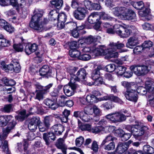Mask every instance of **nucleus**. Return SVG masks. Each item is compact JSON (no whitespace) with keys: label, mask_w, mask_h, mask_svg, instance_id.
Wrapping results in <instances>:
<instances>
[{"label":"nucleus","mask_w":154,"mask_h":154,"mask_svg":"<svg viewBox=\"0 0 154 154\" xmlns=\"http://www.w3.org/2000/svg\"><path fill=\"white\" fill-rule=\"evenodd\" d=\"M44 12L43 10L35 9L34 11V15L29 23L30 27L36 30H41L43 28V25L47 23L48 20L46 18L42 19Z\"/></svg>","instance_id":"nucleus-1"},{"label":"nucleus","mask_w":154,"mask_h":154,"mask_svg":"<svg viewBox=\"0 0 154 154\" xmlns=\"http://www.w3.org/2000/svg\"><path fill=\"white\" fill-rule=\"evenodd\" d=\"M28 143L26 141H25L22 144L21 143H17V151L18 152L20 153L25 154V153H27V149L28 147Z\"/></svg>","instance_id":"nucleus-23"},{"label":"nucleus","mask_w":154,"mask_h":154,"mask_svg":"<svg viewBox=\"0 0 154 154\" xmlns=\"http://www.w3.org/2000/svg\"><path fill=\"white\" fill-rule=\"evenodd\" d=\"M115 144L114 142H110L108 144L105 145L104 149L108 151L113 150L114 149Z\"/></svg>","instance_id":"nucleus-51"},{"label":"nucleus","mask_w":154,"mask_h":154,"mask_svg":"<svg viewBox=\"0 0 154 154\" xmlns=\"http://www.w3.org/2000/svg\"><path fill=\"white\" fill-rule=\"evenodd\" d=\"M125 11L123 15L121 16V20H132L135 21L136 20V16L135 13L132 10H129L125 8Z\"/></svg>","instance_id":"nucleus-10"},{"label":"nucleus","mask_w":154,"mask_h":154,"mask_svg":"<svg viewBox=\"0 0 154 154\" xmlns=\"http://www.w3.org/2000/svg\"><path fill=\"white\" fill-rule=\"evenodd\" d=\"M143 29L145 30H153L154 29V24H150L149 23H145L142 25Z\"/></svg>","instance_id":"nucleus-47"},{"label":"nucleus","mask_w":154,"mask_h":154,"mask_svg":"<svg viewBox=\"0 0 154 154\" xmlns=\"http://www.w3.org/2000/svg\"><path fill=\"white\" fill-rule=\"evenodd\" d=\"M145 87L148 91V92L152 93L154 91L153 87L154 86V83L151 81H147L145 83Z\"/></svg>","instance_id":"nucleus-33"},{"label":"nucleus","mask_w":154,"mask_h":154,"mask_svg":"<svg viewBox=\"0 0 154 154\" xmlns=\"http://www.w3.org/2000/svg\"><path fill=\"white\" fill-rule=\"evenodd\" d=\"M51 6L57 9L60 8L63 5V0H51L50 1Z\"/></svg>","instance_id":"nucleus-32"},{"label":"nucleus","mask_w":154,"mask_h":154,"mask_svg":"<svg viewBox=\"0 0 154 154\" xmlns=\"http://www.w3.org/2000/svg\"><path fill=\"white\" fill-rule=\"evenodd\" d=\"M122 85L127 88L125 94L127 99L134 102H136L138 99L137 94L136 91V85L133 83L123 81L121 82Z\"/></svg>","instance_id":"nucleus-2"},{"label":"nucleus","mask_w":154,"mask_h":154,"mask_svg":"<svg viewBox=\"0 0 154 154\" xmlns=\"http://www.w3.org/2000/svg\"><path fill=\"white\" fill-rule=\"evenodd\" d=\"M116 66L114 64H110L106 66L105 67L106 71L109 72H112L116 70Z\"/></svg>","instance_id":"nucleus-52"},{"label":"nucleus","mask_w":154,"mask_h":154,"mask_svg":"<svg viewBox=\"0 0 154 154\" xmlns=\"http://www.w3.org/2000/svg\"><path fill=\"white\" fill-rule=\"evenodd\" d=\"M99 15L100 19L101 18L106 20H113L114 21L116 20L115 19L110 17L103 12H99Z\"/></svg>","instance_id":"nucleus-40"},{"label":"nucleus","mask_w":154,"mask_h":154,"mask_svg":"<svg viewBox=\"0 0 154 154\" xmlns=\"http://www.w3.org/2000/svg\"><path fill=\"white\" fill-rule=\"evenodd\" d=\"M83 112L85 113L92 116L94 113L93 107H92L91 106H86L84 108Z\"/></svg>","instance_id":"nucleus-49"},{"label":"nucleus","mask_w":154,"mask_h":154,"mask_svg":"<svg viewBox=\"0 0 154 154\" xmlns=\"http://www.w3.org/2000/svg\"><path fill=\"white\" fill-rule=\"evenodd\" d=\"M136 91L137 93H138L141 95H144L147 93V92H148V91L145 87L142 86H140L137 88L136 87Z\"/></svg>","instance_id":"nucleus-44"},{"label":"nucleus","mask_w":154,"mask_h":154,"mask_svg":"<svg viewBox=\"0 0 154 154\" xmlns=\"http://www.w3.org/2000/svg\"><path fill=\"white\" fill-rule=\"evenodd\" d=\"M43 112V110L41 105L38 103H36L35 105L30 108L29 111V114H26L25 110H23L20 111L18 115L15 116V118L16 120L21 122L23 121L29 114L34 113L40 114Z\"/></svg>","instance_id":"nucleus-4"},{"label":"nucleus","mask_w":154,"mask_h":154,"mask_svg":"<svg viewBox=\"0 0 154 154\" xmlns=\"http://www.w3.org/2000/svg\"><path fill=\"white\" fill-rule=\"evenodd\" d=\"M116 140V138L110 134L106 136L105 138L103 140L101 145H103L107 143L114 142V140Z\"/></svg>","instance_id":"nucleus-39"},{"label":"nucleus","mask_w":154,"mask_h":154,"mask_svg":"<svg viewBox=\"0 0 154 154\" xmlns=\"http://www.w3.org/2000/svg\"><path fill=\"white\" fill-rule=\"evenodd\" d=\"M100 72L97 70H94L93 71L91 74V77L94 80L101 77Z\"/></svg>","instance_id":"nucleus-53"},{"label":"nucleus","mask_w":154,"mask_h":154,"mask_svg":"<svg viewBox=\"0 0 154 154\" xmlns=\"http://www.w3.org/2000/svg\"><path fill=\"white\" fill-rule=\"evenodd\" d=\"M91 58V55L89 54L81 53L79 57V59L84 61L89 60Z\"/></svg>","instance_id":"nucleus-48"},{"label":"nucleus","mask_w":154,"mask_h":154,"mask_svg":"<svg viewBox=\"0 0 154 154\" xmlns=\"http://www.w3.org/2000/svg\"><path fill=\"white\" fill-rule=\"evenodd\" d=\"M100 38V36L90 35L85 39L84 41L87 44H91V46L94 48L99 43L97 40Z\"/></svg>","instance_id":"nucleus-14"},{"label":"nucleus","mask_w":154,"mask_h":154,"mask_svg":"<svg viewBox=\"0 0 154 154\" xmlns=\"http://www.w3.org/2000/svg\"><path fill=\"white\" fill-rule=\"evenodd\" d=\"M38 126V125L29 122L28 125V128L30 131L32 132H33L35 131L37 129Z\"/></svg>","instance_id":"nucleus-62"},{"label":"nucleus","mask_w":154,"mask_h":154,"mask_svg":"<svg viewBox=\"0 0 154 154\" xmlns=\"http://www.w3.org/2000/svg\"><path fill=\"white\" fill-rule=\"evenodd\" d=\"M83 3L80 2H77L75 0H72V1L71 7L74 8H82L83 5Z\"/></svg>","instance_id":"nucleus-50"},{"label":"nucleus","mask_w":154,"mask_h":154,"mask_svg":"<svg viewBox=\"0 0 154 154\" xmlns=\"http://www.w3.org/2000/svg\"><path fill=\"white\" fill-rule=\"evenodd\" d=\"M69 55L71 57H77L79 59L81 52L75 49H70L69 51Z\"/></svg>","instance_id":"nucleus-38"},{"label":"nucleus","mask_w":154,"mask_h":154,"mask_svg":"<svg viewBox=\"0 0 154 154\" xmlns=\"http://www.w3.org/2000/svg\"><path fill=\"white\" fill-rule=\"evenodd\" d=\"M84 138L82 136H80L77 138L75 140V144L76 146L80 147L83 143Z\"/></svg>","instance_id":"nucleus-56"},{"label":"nucleus","mask_w":154,"mask_h":154,"mask_svg":"<svg viewBox=\"0 0 154 154\" xmlns=\"http://www.w3.org/2000/svg\"><path fill=\"white\" fill-rule=\"evenodd\" d=\"M131 71L138 76L143 75L149 71L148 66L146 65L132 66L130 68Z\"/></svg>","instance_id":"nucleus-8"},{"label":"nucleus","mask_w":154,"mask_h":154,"mask_svg":"<svg viewBox=\"0 0 154 154\" xmlns=\"http://www.w3.org/2000/svg\"><path fill=\"white\" fill-rule=\"evenodd\" d=\"M153 45L152 42L150 41H145L142 44V46L144 50L147 51L150 50L151 48L152 47Z\"/></svg>","instance_id":"nucleus-41"},{"label":"nucleus","mask_w":154,"mask_h":154,"mask_svg":"<svg viewBox=\"0 0 154 154\" xmlns=\"http://www.w3.org/2000/svg\"><path fill=\"white\" fill-rule=\"evenodd\" d=\"M11 42L5 38L0 37V49L2 47H8L10 45Z\"/></svg>","instance_id":"nucleus-35"},{"label":"nucleus","mask_w":154,"mask_h":154,"mask_svg":"<svg viewBox=\"0 0 154 154\" xmlns=\"http://www.w3.org/2000/svg\"><path fill=\"white\" fill-rule=\"evenodd\" d=\"M11 5L15 7L17 10H18L20 8L24 7L26 6H29L30 4L26 3L25 0H11Z\"/></svg>","instance_id":"nucleus-16"},{"label":"nucleus","mask_w":154,"mask_h":154,"mask_svg":"<svg viewBox=\"0 0 154 154\" xmlns=\"http://www.w3.org/2000/svg\"><path fill=\"white\" fill-rule=\"evenodd\" d=\"M94 47H85L82 50L81 53H86L90 54L91 55L94 54L93 51L92 50L93 49H94Z\"/></svg>","instance_id":"nucleus-46"},{"label":"nucleus","mask_w":154,"mask_h":154,"mask_svg":"<svg viewBox=\"0 0 154 154\" xmlns=\"http://www.w3.org/2000/svg\"><path fill=\"white\" fill-rule=\"evenodd\" d=\"M80 121L78 120V123L79 126L82 131H86L91 132V125L88 124L82 125L80 123Z\"/></svg>","instance_id":"nucleus-34"},{"label":"nucleus","mask_w":154,"mask_h":154,"mask_svg":"<svg viewBox=\"0 0 154 154\" xmlns=\"http://www.w3.org/2000/svg\"><path fill=\"white\" fill-rule=\"evenodd\" d=\"M56 72L55 69H50L49 66L47 65L43 66L39 70L40 75L47 78L53 76Z\"/></svg>","instance_id":"nucleus-11"},{"label":"nucleus","mask_w":154,"mask_h":154,"mask_svg":"<svg viewBox=\"0 0 154 154\" xmlns=\"http://www.w3.org/2000/svg\"><path fill=\"white\" fill-rule=\"evenodd\" d=\"M100 100H110L114 103H117L120 104H122L123 102L119 97L113 94L107 95L104 96L100 99Z\"/></svg>","instance_id":"nucleus-18"},{"label":"nucleus","mask_w":154,"mask_h":154,"mask_svg":"<svg viewBox=\"0 0 154 154\" xmlns=\"http://www.w3.org/2000/svg\"><path fill=\"white\" fill-rule=\"evenodd\" d=\"M67 16L64 13H61L59 14L57 20L65 22Z\"/></svg>","instance_id":"nucleus-59"},{"label":"nucleus","mask_w":154,"mask_h":154,"mask_svg":"<svg viewBox=\"0 0 154 154\" xmlns=\"http://www.w3.org/2000/svg\"><path fill=\"white\" fill-rule=\"evenodd\" d=\"M13 118L10 115L1 116H0V127H4L6 126L9 121Z\"/></svg>","instance_id":"nucleus-25"},{"label":"nucleus","mask_w":154,"mask_h":154,"mask_svg":"<svg viewBox=\"0 0 154 154\" xmlns=\"http://www.w3.org/2000/svg\"><path fill=\"white\" fill-rule=\"evenodd\" d=\"M144 50L142 46H138L135 48L133 50V52L134 54H137L142 51Z\"/></svg>","instance_id":"nucleus-64"},{"label":"nucleus","mask_w":154,"mask_h":154,"mask_svg":"<svg viewBox=\"0 0 154 154\" xmlns=\"http://www.w3.org/2000/svg\"><path fill=\"white\" fill-rule=\"evenodd\" d=\"M101 107L103 108L104 110H109L114 107V105H113L111 102H108L102 104Z\"/></svg>","instance_id":"nucleus-45"},{"label":"nucleus","mask_w":154,"mask_h":154,"mask_svg":"<svg viewBox=\"0 0 154 154\" xmlns=\"http://www.w3.org/2000/svg\"><path fill=\"white\" fill-rule=\"evenodd\" d=\"M106 118L112 122H122L126 119V116L119 112L109 114L106 116Z\"/></svg>","instance_id":"nucleus-9"},{"label":"nucleus","mask_w":154,"mask_h":154,"mask_svg":"<svg viewBox=\"0 0 154 154\" xmlns=\"http://www.w3.org/2000/svg\"><path fill=\"white\" fill-rule=\"evenodd\" d=\"M22 42L21 43L17 44H14L13 45L14 49L18 52H21L23 51L24 46L25 45L23 42L24 40L22 38L21 39Z\"/></svg>","instance_id":"nucleus-37"},{"label":"nucleus","mask_w":154,"mask_h":154,"mask_svg":"<svg viewBox=\"0 0 154 154\" xmlns=\"http://www.w3.org/2000/svg\"><path fill=\"white\" fill-rule=\"evenodd\" d=\"M139 44L138 38L137 36L131 37L128 40L126 44L127 47L132 48L133 47Z\"/></svg>","instance_id":"nucleus-20"},{"label":"nucleus","mask_w":154,"mask_h":154,"mask_svg":"<svg viewBox=\"0 0 154 154\" xmlns=\"http://www.w3.org/2000/svg\"><path fill=\"white\" fill-rule=\"evenodd\" d=\"M83 4L87 9L89 10H92L93 3L91 2L88 0H85L84 1Z\"/></svg>","instance_id":"nucleus-57"},{"label":"nucleus","mask_w":154,"mask_h":154,"mask_svg":"<svg viewBox=\"0 0 154 154\" xmlns=\"http://www.w3.org/2000/svg\"><path fill=\"white\" fill-rule=\"evenodd\" d=\"M86 11L84 7L79 8L73 12V15L77 20H82L85 17Z\"/></svg>","instance_id":"nucleus-13"},{"label":"nucleus","mask_w":154,"mask_h":154,"mask_svg":"<svg viewBox=\"0 0 154 154\" xmlns=\"http://www.w3.org/2000/svg\"><path fill=\"white\" fill-rule=\"evenodd\" d=\"M40 119L39 117L34 116L32 118L29 122L38 125L40 123Z\"/></svg>","instance_id":"nucleus-55"},{"label":"nucleus","mask_w":154,"mask_h":154,"mask_svg":"<svg viewBox=\"0 0 154 154\" xmlns=\"http://www.w3.org/2000/svg\"><path fill=\"white\" fill-rule=\"evenodd\" d=\"M44 103L50 108L53 110H55L57 108L58 106L55 100H52L49 99H45Z\"/></svg>","instance_id":"nucleus-26"},{"label":"nucleus","mask_w":154,"mask_h":154,"mask_svg":"<svg viewBox=\"0 0 154 154\" xmlns=\"http://www.w3.org/2000/svg\"><path fill=\"white\" fill-rule=\"evenodd\" d=\"M64 127L60 124H57L54 125L51 128V131L57 135H61L64 131Z\"/></svg>","instance_id":"nucleus-24"},{"label":"nucleus","mask_w":154,"mask_h":154,"mask_svg":"<svg viewBox=\"0 0 154 154\" xmlns=\"http://www.w3.org/2000/svg\"><path fill=\"white\" fill-rule=\"evenodd\" d=\"M149 103L151 106L154 108V93H150L149 95Z\"/></svg>","instance_id":"nucleus-61"},{"label":"nucleus","mask_w":154,"mask_h":154,"mask_svg":"<svg viewBox=\"0 0 154 154\" xmlns=\"http://www.w3.org/2000/svg\"><path fill=\"white\" fill-rule=\"evenodd\" d=\"M125 129L131 132L135 137L138 139L144 134H146L149 128L147 126H143L140 124L136 125H128Z\"/></svg>","instance_id":"nucleus-3"},{"label":"nucleus","mask_w":154,"mask_h":154,"mask_svg":"<svg viewBox=\"0 0 154 154\" xmlns=\"http://www.w3.org/2000/svg\"><path fill=\"white\" fill-rule=\"evenodd\" d=\"M127 145L124 143H119L116 149V152L119 154H123L128 149Z\"/></svg>","instance_id":"nucleus-30"},{"label":"nucleus","mask_w":154,"mask_h":154,"mask_svg":"<svg viewBox=\"0 0 154 154\" xmlns=\"http://www.w3.org/2000/svg\"><path fill=\"white\" fill-rule=\"evenodd\" d=\"M74 116L76 118H79L84 122H89L92 120V116L85 113L83 111H75Z\"/></svg>","instance_id":"nucleus-12"},{"label":"nucleus","mask_w":154,"mask_h":154,"mask_svg":"<svg viewBox=\"0 0 154 154\" xmlns=\"http://www.w3.org/2000/svg\"><path fill=\"white\" fill-rule=\"evenodd\" d=\"M109 51H111L112 53H118L116 52L117 49H120L125 47V45L122 43L120 42L119 41L117 42H110L109 44Z\"/></svg>","instance_id":"nucleus-17"},{"label":"nucleus","mask_w":154,"mask_h":154,"mask_svg":"<svg viewBox=\"0 0 154 154\" xmlns=\"http://www.w3.org/2000/svg\"><path fill=\"white\" fill-rule=\"evenodd\" d=\"M59 14L55 10H51L49 13L48 16L49 19L51 21L57 19Z\"/></svg>","instance_id":"nucleus-36"},{"label":"nucleus","mask_w":154,"mask_h":154,"mask_svg":"<svg viewBox=\"0 0 154 154\" xmlns=\"http://www.w3.org/2000/svg\"><path fill=\"white\" fill-rule=\"evenodd\" d=\"M76 70L75 68H72L68 70L70 75V79H73V82L77 83V81L84 79L86 75V71L84 69H80L77 72L76 75L74 73Z\"/></svg>","instance_id":"nucleus-6"},{"label":"nucleus","mask_w":154,"mask_h":154,"mask_svg":"<svg viewBox=\"0 0 154 154\" xmlns=\"http://www.w3.org/2000/svg\"><path fill=\"white\" fill-rule=\"evenodd\" d=\"M56 145L58 148L61 150L63 153H65L67 148L65 144L63 138L58 139L56 142Z\"/></svg>","instance_id":"nucleus-27"},{"label":"nucleus","mask_w":154,"mask_h":154,"mask_svg":"<svg viewBox=\"0 0 154 154\" xmlns=\"http://www.w3.org/2000/svg\"><path fill=\"white\" fill-rule=\"evenodd\" d=\"M73 79H70L68 85H65L63 90L64 93L68 97H70L74 94L75 91L79 87L77 83L73 82Z\"/></svg>","instance_id":"nucleus-7"},{"label":"nucleus","mask_w":154,"mask_h":154,"mask_svg":"<svg viewBox=\"0 0 154 154\" xmlns=\"http://www.w3.org/2000/svg\"><path fill=\"white\" fill-rule=\"evenodd\" d=\"M37 91L35 99L38 100L40 101L41 100L43 99V93L44 92L41 91H38L36 90Z\"/></svg>","instance_id":"nucleus-63"},{"label":"nucleus","mask_w":154,"mask_h":154,"mask_svg":"<svg viewBox=\"0 0 154 154\" xmlns=\"http://www.w3.org/2000/svg\"><path fill=\"white\" fill-rule=\"evenodd\" d=\"M103 130V127L101 126H98L94 127L91 128V132L93 133L97 134L102 131Z\"/></svg>","instance_id":"nucleus-54"},{"label":"nucleus","mask_w":154,"mask_h":154,"mask_svg":"<svg viewBox=\"0 0 154 154\" xmlns=\"http://www.w3.org/2000/svg\"><path fill=\"white\" fill-rule=\"evenodd\" d=\"M150 13V9L148 8H146L143 11H140L139 13L141 16L145 17L147 16Z\"/></svg>","instance_id":"nucleus-60"},{"label":"nucleus","mask_w":154,"mask_h":154,"mask_svg":"<svg viewBox=\"0 0 154 154\" xmlns=\"http://www.w3.org/2000/svg\"><path fill=\"white\" fill-rule=\"evenodd\" d=\"M126 69V68L124 66L118 65L116 66L115 72L118 76H121L123 75Z\"/></svg>","instance_id":"nucleus-31"},{"label":"nucleus","mask_w":154,"mask_h":154,"mask_svg":"<svg viewBox=\"0 0 154 154\" xmlns=\"http://www.w3.org/2000/svg\"><path fill=\"white\" fill-rule=\"evenodd\" d=\"M1 65L2 68L5 70L6 72L8 71L11 73L14 72V65L13 61L11 64L7 65L6 64L5 62L2 61L1 63Z\"/></svg>","instance_id":"nucleus-29"},{"label":"nucleus","mask_w":154,"mask_h":154,"mask_svg":"<svg viewBox=\"0 0 154 154\" xmlns=\"http://www.w3.org/2000/svg\"><path fill=\"white\" fill-rule=\"evenodd\" d=\"M94 81V85L95 86H100V85L104 84L103 81V79L102 77H101Z\"/></svg>","instance_id":"nucleus-58"},{"label":"nucleus","mask_w":154,"mask_h":154,"mask_svg":"<svg viewBox=\"0 0 154 154\" xmlns=\"http://www.w3.org/2000/svg\"><path fill=\"white\" fill-rule=\"evenodd\" d=\"M122 31L118 30L116 31V33L120 37L126 38L128 37L131 33V30L130 27H125L122 26Z\"/></svg>","instance_id":"nucleus-15"},{"label":"nucleus","mask_w":154,"mask_h":154,"mask_svg":"<svg viewBox=\"0 0 154 154\" xmlns=\"http://www.w3.org/2000/svg\"><path fill=\"white\" fill-rule=\"evenodd\" d=\"M109 45L108 48H104L103 46H100L98 44L95 46L94 49H93V51L94 54L95 56H98V55H106V57H107L108 59H109L111 58H117L118 56V53H112L111 51H109Z\"/></svg>","instance_id":"nucleus-5"},{"label":"nucleus","mask_w":154,"mask_h":154,"mask_svg":"<svg viewBox=\"0 0 154 154\" xmlns=\"http://www.w3.org/2000/svg\"><path fill=\"white\" fill-rule=\"evenodd\" d=\"M125 8L122 7H115L112 9V13L114 15L121 19V16L123 15L124 12L125 11Z\"/></svg>","instance_id":"nucleus-21"},{"label":"nucleus","mask_w":154,"mask_h":154,"mask_svg":"<svg viewBox=\"0 0 154 154\" xmlns=\"http://www.w3.org/2000/svg\"><path fill=\"white\" fill-rule=\"evenodd\" d=\"M143 149L145 153L148 154L154 153V149L149 145H144L143 147Z\"/></svg>","instance_id":"nucleus-42"},{"label":"nucleus","mask_w":154,"mask_h":154,"mask_svg":"<svg viewBox=\"0 0 154 154\" xmlns=\"http://www.w3.org/2000/svg\"><path fill=\"white\" fill-rule=\"evenodd\" d=\"M13 62L14 65V72L17 73L19 72L20 70V66L17 60L16 59L14 60H13Z\"/></svg>","instance_id":"nucleus-43"},{"label":"nucleus","mask_w":154,"mask_h":154,"mask_svg":"<svg viewBox=\"0 0 154 154\" xmlns=\"http://www.w3.org/2000/svg\"><path fill=\"white\" fill-rule=\"evenodd\" d=\"M54 132H49L48 133H44L43 134V138L45 141L46 144L48 145L51 141L54 140L56 138Z\"/></svg>","instance_id":"nucleus-19"},{"label":"nucleus","mask_w":154,"mask_h":154,"mask_svg":"<svg viewBox=\"0 0 154 154\" xmlns=\"http://www.w3.org/2000/svg\"><path fill=\"white\" fill-rule=\"evenodd\" d=\"M101 98H98L93 95L89 94L86 96V100L88 102L89 105H91L98 102L99 101H101L100 100Z\"/></svg>","instance_id":"nucleus-28"},{"label":"nucleus","mask_w":154,"mask_h":154,"mask_svg":"<svg viewBox=\"0 0 154 154\" xmlns=\"http://www.w3.org/2000/svg\"><path fill=\"white\" fill-rule=\"evenodd\" d=\"M100 20L99 12H93L91 14L88 18V21L91 24H94Z\"/></svg>","instance_id":"nucleus-22"}]
</instances>
